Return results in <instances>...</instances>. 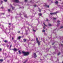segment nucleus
<instances>
[{
  "instance_id": "nucleus-22",
  "label": "nucleus",
  "mask_w": 63,
  "mask_h": 63,
  "mask_svg": "<svg viewBox=\"0 0 63 63\" xmlns=\"http://www.w3.org/2000/svg\"><path fill=\"white\" fill-rule=\"evenodd\" d=\"M50 15H53V13H50Z\"/></svg>"
},
{
  "instance_id": "nucleus-11",
  "label": "nucleus",
  "mask_w": 63,
  "mask_h": 63,
  "mask_svg": "<svg viewBox=\"0 0 63 63\" xmlns=\"http://www.w3.org/2000/svg\"><path fill=\"white\" fill-rule=\"evenodd\" d=\"M0 62H3V59H0Z\"/></svg>"
},
{
  "instance_id": "nucleus-41",
  "label": "nucleus",
  "mask_w": 63,
  "mask_h": 63,
  "mask_svg": "<svg viewBox=\"0 0 63 63\" xmlns=\"http://www.w3.org/2000/svg\"><path fill=\"white\" fill-rule=\"evenodd\" d=\"M12 40H13L14 39V38L13 37H12Z\"/></svg>"
},
{
  "instance_id": "nucleus-49",
  "label": "nucleus",
  "mask_w": 63,
  "mask_h": 63,
  "mask_svg": "<svg viewBox=\"0 0 63 63\" xmlns=\"http://www.w3.org/2000/svg\"><path fill=\"white\" fill-rule=\"evenodd\" d=\"M63 7V5L62 6Z\"/></svg>"
},
{
  "instance_id": "nucleus-10",
  "label": "nucleus",
  "mask_w": 63,
  "mask_h": 63,
  "mask_svg": "<svg viewBox=\"0 0 63 63\" xmlns=\"http://www.w3.org/2000/svg\"><path fill=\"white\" fill-rule=\"evenodd\" d=\"M18 52H19V54H21V52H20V50H19Z\"/></svg>"
},
{
  "instance_id": "nucleus-3",
  "label": "nucleus",
  "mask_w": 63,
  "mask_h": 63,
  "mask_svg": "<svg viewBox=\"0 0 63 63\" xmlns=\"http://www.w3.org/2000/svg\"><path fill=\"white\" fill-rule=\"evenodd\" d=\"M57 23H58L57 26H58V25L60 24V21L59 20H58L57 21Z\"/></svg>"
},
{
  "instance_id": "nucleus-23",
  "label": "nucleus",
  "mask_w": 63,
  "mask_h": 63,
  "mask_svg": "<svg viewBox=\"0 0 63 63\" xmlns=\"http://www.w3.org/2000/svg\"><path fill=\"white\" fill-rule=\"evenodd\" d=\"M61 29L62 28H63V26H61L60 27Z\"/></svg>"
},
{
  "instance_id": "nucleus-31",
  "label": "nucleus",
  "mask_w": 63,
  "mask_h": 63,
  "mask_svg": "<svg viewBox=\"0 0 63 63\" xmlns=\"http://www.w3.org/2000/svg\"><path fill=\"white\" fill-rule=\"evenodd\" d=\"M56 18H53V19H55V20Z\"/></svg>"
},
{
  "instance_id": "nucleus-30",
  "label": "nucleus",
  "mask_w": 63,
  "mask_h": 63,
  "mask_svg": "<svg viewBox=\"0 0 63 63\" xmlns=\"http://www.w3.org/2000/svg\"><path fill=\"white\" fill-rule=\"evenodd\" d=\"M4 1L5 2H7V0H4Z\"/></svg>"
},
{
  "instance_id": "nucleus-48",
  "label": "nucleus",
  "mask_w": 63,
  "mask_h": 63,
  "mask_svg": "<svg viewBox=\"0 0 63 63\" xmlns=\"http://www.w3.org/2000/svg\"><path fill=\"white\" fill-rule=\"evenodd\" d=\"M46 30H47V29H46Z\"/></svg>"
},
{
  "instance_id": "nucleus-47",
  "label": "nucleus",
  "mask_w": 63,
  "mask_h": 63,
  "mask_svg": "<svg viewBox=\"0 0 63 63\" xmlns=\"http://www.w3.org/2000/svg\"><path fill=\"white\" fill-rule=\"evenodd\" d=\"M62 42L63 43V41H62Z\"/></svg>"
},
{
  "instance_id": "nucleus-24",
  "label": "nucleus",
  "mask_w": 63,
  "mask_h": 63,
  "mask_svg": "<svg viewBox=\"0 0 63 63\" xmlns=\"http://www.w3.org/2000/svg\"><path fill=\"white\" fill-rule=\"evenodd\" d=\"M33 31H34V32H36V30H35L33 29Z\"/></svg>"
},
{
  "instance_id": "nucleus-44",
  "label": "nucleus",
  "mask_w": 63,
  "mask_h": 63,
  "mask_svg": "<svg viewBox=\"0 0 63 63\" xmlns=\"http://www.w3.org/2000/svg\"><path fill=\"white\" fill-rule=\"evenodd\" d=\"M18 33H20V31H19V32H18Z\"/></svg>"
},
{
  "instance_id": "nucleus-25",
  "label": "nucleus",
  "mask_w": 63,
  "mask_h": 63,
  "mask_svg": "<svg viewBox=\"0 0 63 63\" xmlns=\"http://www.w3.org/2000/svg\"><path fill=\"white\" fill-rule=\"evenodd\" d=\"M39 11L40 12H41V9H39Z\"/></svg>"
},
{
  "instance_id": "nucleus-1",
  "label": "nucleus",
  "mask_w": 63,
  "mask_h": 63,
  "mask_svg": "<svg viewBox=\"0 0 63 63\" xmlns=\"http://www.w3.org/2000/svg\"><path fill=\"white\" fill-rule=\"evenodd\" d=\"M22 53L23 54V56H27V55H28L29 54V52L22 51Z\"/></svg>"
},
{
  "instance_id": "nucleus-15",
  "label": "nucleus",
  "mask_w": 63,
  "mask_h": 63,
  "mask_svg": "<svg viewBox=\"0 0 63 63\" xmlns=\"http://www.w3.org/2000/svg\"><path fill=\"white\" fill-rule=\"evenodd\" d=\"M43 24H44V25H45V26H47V25H46V24H45V23H43Z\"/></svg>"
},
{
  "instance_id": "nucleus-46",
  "label": "nucleus",
  "mask_w": 63,
  "mask_h": 63,
  "mask_svg": "<svg viewBox=\"0 0 63 63\" xmlns=\"http://www.w3.org/2000/svg\"><path fill=\"white\" fill-rule=\"evenodd\" d=\"M62 63H63V61L62 62Z\"/></svg>"
},
{
  "instance_id": "nucleus-20",
  "label": "nucleus",
  "mask_w": 63,
  "mask_h": 63,
  "mask_svg": "<svg viewBox=\"0 0 63 63\" xmlns=\"http://www.w3.org/2000/svg\"><path fill=\"white\" fill-rule=\"evenodd\" d=\"M45 30H42V32H45Z\"/></svg>"
},
{
  "instance_id": "nucleus-14",
  "label": "nucleus",
  "mask_w": 63,
  "mask_h": 63,
  "mask_svg": "<svg viewBox=\"0 0 63 63\" xmlns=\"http://www.w3.org/2000/svg\"><path fill=\"white\" fill-rule=\"evenodd\" d=\"M46 7H47V8H49V5H45Z\"/></svg>"
},
{
  "instance_id": "nucleus-35",
  "label": "nucleus",
  "mask_w": 63,
  "mask_h": 63,
  "mask_svg": "<svg viewBox=\"0 0 63 63\" xmlns=\"http://www.w3.org/2000/svg\"><path fill=\"white\" fill-rule=\"evenodd\" d=\"M27 0H25V2H27Z\"/></svg>"
},
{
  "instance_id": "nucleus-6",
  "label": "nucleus",
  "mask_w": 63,
  "mask_h": 63,
  "mask_svg": "<svg viewBox=\"0 0 63 63\" xmlns=\"http://www.w3.org/2000/svg\"><path fill=\"white\" fill-rule=\"evenodd\" d=\"M34 56V58H36L37 57V55L36 54V53H34L33 54Z\"/></svg>"
},
{
  "instance_id": "nucleus-9",
  "label": "nucleus",
  "mask_w": 63,
  "mask_h": 63,
  "mask_svg": "<svg viewBox=\"0 0 63 63\" xmlns=\"http://www.w3.org/2000/svg\"><path fill=\"white\" fill-rule=\"evenodd\" d=\"M12 10H14V9H15V7H12Z\"/></svg>"
},
{
  "instance_id": "nucleus-39",
  "label": "nucleus",
  "mask_w": 63,
  "mask_h": 63,
  "mask_svg": "<svg viewBox=\"0 0 63 63\" xmlns=\"http://www.w3.org/2000/svg\"><path fill=\"white\" fill-rule=\"evenodd\" d=\"M54 43H53L52 44V45H54Z\"/></svg>"
},
{
  "instance_id": "nucleus-36",
  "label": "nucleus",
  "mask_w": 63,
  "mask_h": 63,
  "mask_svg": "<svg viewBox=\"0 0 63 63\" xmlns=\"http://www.w3.org/2000/svg\"><path fill=\"white\" fill-rule=\"evenodd\" d=\"M46 21H48V19H47L46 20Z\"/></svg>"
},
{
  "instance_id": "nucleus-2",
  "label": "nucleus",
  "mask_w": 63,
  "mask_h": 63,
  "mask_svg": "<svg viewBox=\"0 0 63 63\" xmlns=\"http://www.w3.org/2000/svg\"><path fill=\"white\" fill-rule=\"evenodd\" d=\"M36 41L37 43L38 44V46H40L41 44H40V41H38V39L37 38H36Z\"/></svg>"
},
{
  "instance_id": "nucleus-26",
  "label": "nucleus",
  "mask_w": 63,
  "mask_h": 63,
  "mask_svg": "<svg viewBox=\"0 0 63 63\" xmlns=\"http://www.w3.org/2000/svg\"><path fill=\"white\" fill-rule=\"evenodd\" d=\"M1 9H3L4 8V7H3L2 6V7H1Z\"/></svg>"
},
{
  "instance_id": "nucleus-32",
  "label": "nucleus",
  "mask_w": 63,
  "mask_h": 63,
  "mask_svg": "<svg viewBox=\"0 0 63 63\" xmlns=\"http://www.w3.org/2000/svg\"><path fill=\"white\" fill-rule=\"evenodd\" d=\"M24 16V17H27V16H26H26L25 15V16Z\"/></svg>"
},
{
  "instance_id": "nucleus-21",
  "label": "nucleus",
  "mask_w": 63,
  "mask_h": 63,
  "mask_svg": "<svg viewBox=\"0 0 63 63\" xmlns=\"http://www.w3.org/2000/svg\"><path fill=\"white\" fill-rule=\"evenodd\" d=\"M49 25L50 26H51V24H49Z\"/></svg>"
},
{
  "instance_id": "nucleus-34",
  "label": "nucleus",
  "mask_w": 63,
  "mask_h": 63,
  "mask_svg": "<svg viewBox=\"0 0 63 63\" xmlns=\"http://www.w3.org/2000/svg\"><path fill=\"white\" fill-rule=\"evenodd\" d=\"M12 46V45H11L10 46V47H11Z\"/></svg>"
},
{
  "instance_id": "nucleus-18",
  "label": "nucleus",
  "mask_w": 63,
  "mask_h": 63,
  "mask_svg": "<svg viewBox=\"0 0 63 63\" xmlns=\"http://www.w3.org/2000/svg\"><path fill=\"white\" fill-rule=\"evenodd\" d=\"M8 12H11V10L10 9H8Z\"/></svg>"
},
{
  "instance_id": "nucleus-19",
  "label": "nucleus",
  "mask_w": 63,
  "mask_h": 63,
  "mask_svg": "<svg viewBox=\"0 0 63 63\" xmlns=\"http://www.w3.org/2000/svg\"><path fill=\"white\" fill-rule=\"evenodd\" d=\"M57 14V12L53 13V15H55V14Z\"/></svg>"
},
{
  "instance_id": "nucleus-38",
  "label": "nucleus",
  "mask_w": 63,
  "mask_h": 63,
  "mask_svg": "<svg viewBox=\"0 0 63 63\" xmlns=\"http://www.w3.org/2000/svg\"><path fill=\"white\" fill-rule=\"evenodd\" d=\"M2 15H5V13H3L2 14Z\"/></svg>"
},
{
  "instance_id": "nucleus-43",
  "label": "nucleus",
  "mask_w": 63,
  "mask_h": 63,
  "mask_svg": "<svg viewBox=\"0 0 63 63\" xmlns=\"http://www.w3.org/2000/svg\"><path fill=\"white\" fill-rule=\"evenodd\" d=\"M9 47V45H8L7 46V47Z\"/></svg>"
},
{
  "instance_id": "nucleus-42",
  "label": "nucleus",
  "mask_w": 63,
  "mask_h": 63,
  "mask_svg": "<svg viewBox=\"0 0 63 63\" xmlns=\"http://www.w3.org/2000/svg\"><path fill=\"white\" fill-rule=\"evenodd\" d=\"M61 46H63V44H61Z\"/></svg>"
},
{
  "instance_id": "nucleus-45",
  "label": "nucleus",
  "mask_w": 63,
  "mask_h": 63,
  "mask_svg": "<svg viewBox=\"0 0 63 63\" xmlns=\"http://www.w3.org/2000/svg\"><path fill=\"white\" fill-rule=\"evenodd\" d=\"M28 29H29V27H28Z\"/></svg>"
},
{
  "instance_id": "nucleus-4",
  "label": "nucleus",
  "mask_w": 63,
  "mask_h": 63,
  "mask_svg": "<svg viewBox=\"0 0 63 63\" xmlns=\"http://www.w3.org/2000/svg\"><path fill=\"white\" fill-rule=\"evenodd\" d=\"M12 50L14 51H17V49L16 48H14V49H12Z\"/></svg>"
},
{
  "instance_id": "nucleus-28",
  "label": "nucleus",
  "mask_w": 63,
  "mask_h": 63,
  "mask_svg": "<svg viewBox=\"0 0 63 63\" xmlns=\"http://www.w3.org/2000/svg\"><path fill=\"white\" fill-rule=\"evenodd\" d=\"M2 51V49L1 48H0V51Z\"/></svg>"
},
{
  "instance_id": "nucleus-29",
  "label": "nucleus",
  "mask_w": 63,
  "mask_h": 63,
  "mask_svg": "<svg viewBox=\"0 0 63 63\" xmlns=\"http://www.w3.org/2000/svg\"><path fill=\"white\" fill-rule=\"evenodd\" d=\"M27 61V60H26V61H25L23 63H25V62H26V61Z\"/></svg>"
},
{
  "instance_id": "nucleus-8",
  "label": "nucleus",
  "mask_w": 63,
  "mask_h": 63,
  "mask_svg": "<svg viewBox=\"0 0 63 63\" xmlns=\"http://www.w3.org/2000/svg\"><path fill=\"white\" fill-rule=\"evenodd\" d=\"M39 16H42V14L40 13L39 14Z\"/></svg>"
},
{
  "instance_id": "nucleus-5",
  "label": "nucleus",
  "mask_w": 63,
  "mask_h": 63,
  "mask_svg": "<svg viewBox=\"0 0 63 63\" xmlns=\"http://www.w3.org/2000/svg\"><path fill=\"white\" fill-rule=\"evenodd\" d=\"M15 1L16 3H19V1H18V0H15Z\"/></svg>"
},
{
  "instance_id": "nucleus-16",
  "label": "nucleus",
  "mask_w": 63,
  "mask_h": 63,
  "mask_svg": "<svg viewBox=\"0 0 63 63\" xmlns=\"http://www.w3.org/2000/svg\"><path fill=\"white\" fill-rule=\"evenodd\" d=\"M18 39L19 40L20 39V38H21V37L20 36H19L18 37Z\"/></svg>"
},
{
  "instance_id": "nucleus-37",
  "label": "nucleus",
  "mask_w": 63,
  "mask_h": 63,
  "mask_svg": "<svg viewBox=\"0 0 63 63\" xmlns=\"http://www.w3.org/2000/svg\"><path fill=\"white\" fill-rule=\"evenodd\" d=\"M34 7H36L37 6V5H34Z\"/></svg>"
},
{
  "instance_id": "nucleus-7",
  "label": "nucleus",
  "mask_w": 63,
  "mask_h": 63,
  "mask_svg": "<svg viewBox=\"0 0 63 63\" xmlns=\"http://www.w3.org/2000/svg\"><path fill=\"white\" fill-rule=\"evenodd\" d=\"M55 4H57L58 3V1H57L55 2Z\"/></svg>"
},
{
  "instance_id": "nucleus-17",
  "label": "nucleus",
  "mask_w": 63,
  "mask_h": 63,
  "mask_svg": "<svg viewBox=\"0 0 63 63\" xmlns=\"http://www.w3.org/2000/svg\"><path fill=\"white\" fill-rule=\"evenodd\" d=\"M60 52H59L58 54V55H60Z\"/></svg>"
},
{
  "instance_id": "nucleus-33",
  "label": "nucleus",
  "mask_w": 63,
  "mask_h": 63,
  "mask_svg": "<svg viewBox=\"0 0 63 63\" xmlns=\"http://www.w3.org/2000/svg\"><path fill=\"white\" fill-rule=\"evenodd\" d=\"M43 28H44V29H45V27L44 26H43Z\"/></svg>"
},
{
  "instance_id": "nucleus-40",
  "label": "nucleus",
  "mask_w": 63,
  "mask_h": 63,
  "mask_svg": "<svg viewBox=\"0 0 63 63\" xmlns=\"http://www.w3.org/2000/svg\"><path fill=\"white\" fill-rule=\"evenodd\" d=\"M9 25H11V23H9Z\"/></svg>"
},
{
  "instance_id": "nucleus-27",
  "label": "nucleus",
  "mask_w": 63,
  "mask_h": 63,
  "mask_svg": "<svg viewBox=\"0 0 63 63\" xmlns=\"http://www.w3.org/2000/svg\"><path fill=\"white\" fill-rule=\"evenodd\" d=\"M0 1L1 2V4H2V3H3V1L1 0Z\"/></svg>"
},
{
  "instance_id": "nucleus-12",
  "label": "nucleus",
  "mask_w": 63,
  "mask_h": 63,
  "mask_svg": "<svg viewBox=\"0 0 63 63\" xmlns=\"http://www.w3.org/2000/svg\"><path fill=\"white\" fill-rule=\"evenodd\" d=\"M4 42H5V43H7L8 42V41H7V40H5L4 41Z\"/></svg>"
},
{
  "instance_id": "nucleus-13",
  "label": "nucleus",
  "mask_w": 63,
  "mask_h": 63,
  "mask_svg": "<svg viewBox=\"0 0 63 63\" xmlns=\"http://www.w3.org/2000/svg\"><path fill=\"white\" fill-rule=\"evenodd\" d=\"M23 41H24V42H25L26 41V40L25 39H23Z\"/></svg>"
}]
</instances>
